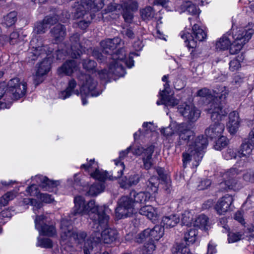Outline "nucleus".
Listing matches in <instances>:
<instances>
[{"instance_id": "1", "label": "nucleus", "mask_w": 254, "mask_h": 254, "mask_svg": "<svg viewBox=\"0 0 254 254\" xmlns=\"http://www.w3.org/2000/svg\"><path fill=\"white\" fill-rule=\"evenodd\" d=\"M74 206L71 215L74 216L76 214L81 215H87L93 223L96 222L97 227L100 225H106L109 220L108 214L110 212L109 208L105 206H99L96 204L94 199L88 201L81 195L74 197Z\"/></svg>"}, {"instance_id": "2", "label": "nucleus", "mask_w": 254, "mask_h": 254, "mask_svg": "<svg viewBox=\"0 0 254 254\" xmlns=\"http://www.w3.org/2000/svg\"><path fill=\"white\" fill-rule=\"evenodd\" d=\"M228 93V90L225 86H220L213 90V95L206 88L198 90L197 95L206 97L209 101L206 110L211 114V119L215 120L220 119L224 115L222 105L225 103Z\"/></svg>"}, {"instance_id": "3", "label": "nucleus", "mask_w": 254, "mask_h": 254, "mask_svg": "<svg viewBox=\"0 0 254 254\" xmlns=\"http://www.w3.org/2000/svg\"><path fill=\"white\" fill-rule=\"evenodd\" d=\"M103 6L102 0H80L75 2L73 6L75 9L74 17L80 19L78 22L79 27L86 29L95 17L94 12L99 11Z\"/></svg>"}, {"instance_id": "4", "label": "nucleus", "mask_w": 254, "mask_h": 254, "mask_svg": "<svg viewBox=\"0 0 254 254\" xmlns=\"http://www.w3.org/2000/svg\"><path fill=\"white\" fill-rule=\"evenodd\" d=\"M254 29L250 26L240 28L233 32L234 42L231 45L230 40L226 36H223L216 43V48L219 50H225L230 47V53L235 54L238 53L252 38Z\"/></svg>"}, {"instance_id": "5", "label": "nucleus", "mask_w": 254, "mask_h": 254, "mask_svg": "<svg viewBox=\"0 0 254 254\" xmlns=\"http://www.w3.org/2000/svg\"><path fill=\"white\" fill-rule=\"evenodd\" d=\"M207 144V139L203 135H199L189 141L188 148L182 155L183 167L186 168L188 164L192 162V166L197 167L201 161Z\"/></svg>"}, {"instance_id": "6", "label": "nucleus", "mask_w": 254, "mask_h": 254, "mask_svg": "<svg viewBox=\"0 0 254 254\" xmlns=\"http://www.w3.org/2000/svg\"><path fill=\"white\" fill-rule=\"evenodd\" d=\"M53 51V48L46 45L41 47H33L28 52V62L35 61L39 57L44 58V60L38 64L36 73L33 76L34 83L36 85L43 81V76L50 70L51 62L47 57Z\"/></svg>"}, {"instance_id": "7", "label": "nucleus", "mask_w": 254, "mask_h": 254, "mask_svg": "<svg viewBox=\"0 0 254 254\" xmlns=\"http://www.w3.org/2000/svg\"><path fill=\"white\" fill-rule=\"evenodd\" d=\"M63 218L61 222V243L66 244L74 242L80 244L84 241L86 234L83 231L76 232L74 230L72 225L73 220L71 216Z\"/></svg>"}, {"instance_id": "8", "label": "nucleus", "mask_w": 254, "mask_h": 254, "mask_svg": "<svg viewBox=\"0 0 254 254\" xmlns=\"http://www.w3.org/2000/svg\"><path fill=\"white\" fill-rule=\"evenodd\" d=\"M109 222V220L108 221ZM95 222L93 226V232L90 238L93 241L94 245L98 246L102 242L105 244H111L116 240L118 238V232L112 228H106L108 222L105 225H100L97 227Z\"/></svg>"}, {"instance_id": "9", "label": "nucleus", "mask_w": 254, "mask_h": 254, "mask_svg": "<svg viewBox=\"0 0 254 254\" xmlns=\"http://www.w3.org/2000/svg\"><path fill=\"white\" fill-rule=\"evenodd\" d=\"M77 77L79 84L81 86L80 93L82 104L85 105L87 104V101L83 97V95L87 97H96L99 96L102 92L97 89V82L94 80L92 75L80 73Z\"/></svg>"}, {"instance_id": "10", "label": "nucleus", "mask_w": 254, "mask_h": 254, "mask_svg": "<svg viewBox=\"0 0 254 254\" xmlns=\"http://www.w3.org/2000/svg\"><path fill=\"white\" fill-rule=\"evenodd\" d=\"M122 42V39L120 38L115 37L113 39H107L100 42V45L103 49V53L108 54L109 57L107 58L112 59V62L124 63L126 57L125 49H120L115 53L113 52Z\"/></svg>"}, {"instance_id": "11", "label": "nucleus", "mask_w": 254, "mask_h": 254, "mask_svg": "<svg viewBox=\"0 0 254 254\" xmlns=\"http://www.w3.org/2000/svg\"><path fill=\"white\" fill-rule=\"evenodd\" d=\"M192 35L186 30L180 33L181 38L185 40L187 46L189 48H195L197 46V41H202L206 38V33L199 25L195 24L192 27Z\"/></svg>"}, {"instance_id": "12", "label": "nucleus", "mask_w": 254, "mask_h": 254, "mask_svg": "<svg viewBox=\"0 0 254 254\" xmlns=\"http://www.w3.org/2000/svg\"><path fill=\"white\" fill-rule=\"evenodd\" d=\"M7 93L11 99L18 100L24 96L27 92V83L18 78L10 79L6 84Z\"/></svg>"}, {"instance_id": "13", "label": "nucleus", "mask_w": 254, "mask_h": 254, "mask_svg": "<svg viewBox=\"0 0 254 254\" xmlns=\"http://www.w3.org/2000/svg\"><path fill=\"white\" fill-rule=\"evenodd\" d=\"M134 211L132 199L127 196H122L118 201V206L115 210L116 217L121 219L131 216Z\"/></svg>"}, {"instance_id": "14", "label": "nucleus", "mask_w": 254, "mask_h": 254, "mask_svg": "<svg viewBox=\"0 0 254 254\" xmlns=\"http://www.w3.org/2000/svg\"><path fill=\"white\" fill-rule=\"evenodd\" d=\"M34 221L35 228L40 235L49 237H53L56 235L57 231L55 226L49 222L47 216L43 215H37Z\"/></svg>"}, {"instance_id": "15", "label": "nucleus", "mask_w": 254, "mask_h": 254, "mask_svg": "<svg viewBox=\"0 0 254 254\" xmlns=\"http://www.w3.org/2000/svg\"><path fill=\"white\" fill-rule=\"evenodd\" d=\"M101 80H108L113 74L119 76H123L126 73L125 69L122 63L111 62L109 70L103 69L97 72Z\"/></svg>"}, {"instance_id": "16", "label": "nucleus", "mask_w": 254, "mask_h": 254, "mask_svg": "<svg viewBox=\"0 0 254 254\" xmlns=\"http://www.w3.org/2000/svg\"><path fill=\"white\" fill-rule=\"evenodd\" d=\"M179 113L189 121L194 122L199 118L200 111L192 104L184 103L178 107Z\"/></svg>"}, {"instance_id": "17", "label": "nucleus", "mask_w": 254, "mask_h": 254, "mask_svg": "<svg viewBox=\"0 0 254 254\" xmlns=\"http://www.w3.org/2000/svg\"><path fill=\"white\" fill-rule=\"evenodd\" d=\"M223 111L224 115H222L220 119L215 120L211 119L214 123L205 129V133L206 135L212 139H216L218 137L221 136L224 130V125L219 122V121L222 120V118L227 114L224 110H223Z\"/></svg>"}, {"instance_id": "18", "label": "nucleus", "mask_w": 254, "mask_h": 254, "mask_svg": "<svg viewBox=\"0 0 254 254\" xmlns=\"http://www.w3.org/2000/svg\"><path fill=\"white\" fill-rule=\"evenodd\" d=\"M159 179L155 176L151 177L146 183V188L144 192L145 201H154L157 192Z\"/></svg>"}, {"instance_id": "19", "label": "nucleus", "mask_w": 254, "mask_h": 254, "mask_svg": "<svg viewBox=\"0 0 254 254\" xmlns=\"http://www.w3.org/2000/svg\"><path fill=\"white\" fill-rule=\"evenodd\" d=\"M80 38V35L77 33L73 34L70 37L71 48L70 51L66 53L73 58H78L85 52V48L79 42Z\"/></svg>"}, {"instance_id": "20", "label": "nucleus", "mask_w": 254, "mask_h": 254, "mask_svg": "<svg viewBox=\"0 0 254 254\" xmlns=\"http://www.w3.org/2000/svg\"><path fill=\"white\" fill-rule=\"evenodd\" d=\"M159 95L162 98V104L166 107H174L179 103V100L173 96L167 83L164 85V89L160 91Z\"/></svg>"}, {"instance_id": "21", "label": "nucleus", "mask_w": 254, "mask_h": 254, "mask_svg": "<svg viewBox=\"0 0 254 254\" xmlns=\"http://www.w3.org/2000/svg\"><path fill=\"white\" fill-rule=\"evenodd\" d=\"M233 196L229 194H226L220 197L215 205V209L219 215H224L230 210V206L233 202Z\"/></svg>"}, {"instance_id": "22", "label": "nucleus", "mask_w": 254, "mask_h": 254, "mask_svg": "<svg viewBox=\"0 0 254 254\" xmlns=\"http://www.w3.org/2000/svg\"><path fill=\"white\" fill-rule=\"evenodd\" d=\"M79 70V64L74 60H68L58 68L57 72L59 75L71 76L72 73Z\"/></svg>"}, {"instance_id": "23", "label": "nucleus", "mask_w": 254, "mask_h": 254, "mask_svg": "<svg viewBox=\"0 0 254 254\" xmlns=\"http://www.w3.org/2000/svg\"><path fill=\"white\" fill-rule=\"evenodd\" d=\"M164 234V228L160 225H156L152 229L144 230V239L157 242Z\"/></svg>"}, {"instance_id": "24", "label": "nucleus", "mask_w": 254, "mask_h": 254, "mask_svg": "<svg viewBox=\"0 0 254 254\" xmlns=\"http://www.w3.org/2000/svg\"><path fill=\"white\" fill-rule=\"evenodd\" d=\"M31 179L35 180L44 190L47 191H51L52 189L56 187L59 184L58 181L50 180L46 177L42 175L32 177Z\"/></svg>"}, {"instance_id": "25", "label": "nucleus", "mask_w": 254, "mask_h": 254, "mask_svg": "<svg viewBox=\"0 0 254 254\" xmlns=\"http://www.w3.org/2000/svg\"><path fill=\"white\" fill-rule=\"evenodd\" d=\"M240 126V119L238 113L233 111L229 114V122L227 124L229 131L231 134L235 133Z\"/></svg>"}, {"instance_id": "26", "label": "nucleus", "mask_w": 254, "mask_h": 254, "mask_svg": "<svg viewBox=\"0 0 254 254\" xmlns=\"http://www.w3.org/2000/svg\"><path fill=\"white\" fill-rule=\"evenodd\" d=\"M7 85L5 82L0 83V109L9 108L11 105V99L8 98L9 93L6 92Z\"/></svg>"}, {"instance_id": "27", "label": "nucleus", "mask_w": 254, "mask_h": 254, "mask_svg": "<svg viewBox=\"0 0 254 254\" xmlns=\"http://www.w3.org/2000/svg\"><path fill=\"white\" fill-rule=\"evenodd\" d=\"M51 36L57 43L62 41L66 35V28L63 25L59 24L50 31Z\"/></svg>"}, {"instance_id": "28", "label": "nucleus", "mask_w": 254, "mask_h": 254, "mask_svg": "<svg viewBox=\"0 0 254 254\" xmlns=\"http://www.w3.org/2000/svg\"><path fill=\"white\" fill-rule=\"evenodd\" d=\"M177 133L180 138L182 140H190V138L193 135V132L191 130L186 124H179L177 126Z\"/></svg>"}, {"instance_id": "29", "label": "nucleus", "mask_w": 254, "mask_h": 254, "mask_svg": "<svg viewBox=\"0 0 254 254\" xmlns=\"http://www.w3.org/2000/svg\"><path fill=\"white\" fill-rule=\"evenodd\" d=\"M76 85V81L74 79H70L68 82V86L66 89L60 93L59 97L64 100L69 97L73 93L78 95L79 94V92L77 90H74Z\"/></svg>"}, {"instance_id": "30", "label": "nucleus", "mask_w": 254, "mask_h": 254, "mask_svg": "<svg viewBox=\"0 0 254 254\" xmlns=\"http://www.w3.org/2000/svg\"><path fill=\"white\" fill-rule=\"evenodd\" d=\"M133 47L137 51V52L130 53L129 55L128 59L126 60L125 59V60L124 61V64L129 68H131L134 65V61L132 60L133 56H139L138 51H140L143 47L142 41H140L139 40L135 41L133 45Z\"/></svg>"}, {"instance_id": "31", "label": "nucleus", "mask_w": 254, "mask_h": 254, "mask_svg": "<svg viewBox=\"0 0 254 254\" xmlns=\"http://www.w3.org/2000/svg\"><path fill=\"white\" fill-rule=\"evenodd\" d=\"M225 181L219 184V189L221 191L233 190L235 191L238 190L241 187V184L236 180L233 183H231L230 180L224 179Z\"/></svg>"}, {"instance_id": "32", "label": "nucleus", "mask_w": 254, "mask_h": 254, "mask_svg": "<svg viewBox=\"0 0 254 254\" xmlns=\"http://www.w3.org/2000/svg\"><path fill=\"white\" fill-rule=\"evenodd\" d=\"M16 21L17 12L13 11L3 16L1 24L8 27L13 25Z\"/></svg>"}, {"instance_id": "33", "label": "nucleus", "mask_w": 254, "mask_h": 254, "mask_svg": "<svg viewBox=\"0 0 254 254\" xmlns=\"http://www.w3.org/2000/svg\"><path fill=\"white\" fill-rule=\"evenodd\" d=\"M180 221V219L176 215H171L164 217L162 220V224L166 228L173 227Z\"/></svg>"}, {"instance_id": "34", "label": "nucleus", "mask_w": 254, "mask_h": 254, "mask_svg": "<svg viewBox=\"0 0 254 254\" xmlns=\"http://www.w3.org/2000/svg\"><path fill=\"white\" fill-rule=\"evenodd\" d=\"M154 152V146L150 145L144 150V155L146 156L144 160V168L148 169L152 165V154ZM144 160L145 158H144Z\"/></svg>"}, {"instance_id": "35", "label": "nucleus", "mask_w": 254, "mask_h": 254, "mask_svg": "<svg viewBox=\"0 0 254 254\" xmlns=\"http://www.w3.org/2000/svg\"><path fill=\"white\" fill-rule=\"evenodd\" d=\"M139 176L138 175H134L129 177L128 181L125 177L120 180L119 183L122 188H126L128 185H136L139 181Z\"/></svg>"}, {"instance_id": "36", "label": "nucleus", "mask_w": 254, "mask_h": 254, "mask_svg": "<svg viewBox=\"0 0 254 254\" xmlns=\"http://www.w3.org/2000/svg\"><path fill=\"white\" fill-rule=\"evenodd\" d=\"M144 216L152 222L155 221L158 217L156 209L149 204L144 206Z\"/></svg>"}, {"instance_id": "37", "label": "nucleus", "mask_w": 254, "mask_h": 254, "mask_svg": "<svg viewBox=\"0 0 254 254\" xmlns=\"http://www.w3.org/2000/svg\"><path fill=\"white\" fill-rule=\"evenodd\" d=\"M208 222V217L204 214H201L197 216L195 220L193 221L192 226L194 227L205 229H206Z\"/></svg>"}, {"instance_id": "38", "label": "nucleus", "mask_w": 254, "mask_h": 254, "mask_svg": "<svg viewBox=\"0 0 254 254\" xmlns=\"http://www.w3.org/2000/svg\"><path fill=\"white\" fill-rule=\"evenodd\" d=\"M22 202H23V204L24 205L30 204V205L32 206L33 212L36 214L37 213V211L39 209L40 210L43 206L42 203H41V202H40V201H38L36 199H33V198H24L22 201Z\"/></svg>"}, {"instance_id": "39", "label": "nucleus", "mask_w": 254, "mask_h": 254, "mask_svg": "<svg viewBox=\"0 0 254 254\" xmlns=\"http://www.w3.org/2000/svg\"><path fill=\"white\" fill-rule=\"evenodd\" d=\"M240 171L236 168H231L229 171L225 172L223 177L224 179H227L230 180L231 183L234 182V180H236L238 182L237 176L240 174Z\"/></svg>"}, {"instance_id": "40", "label": "nucleus", "mask_w": 254, "mask_h": 254, "mask_svg": "<svg viewBox=\"0 0 254 254\" xmlns=\"http://www.w3.org/2000/svg\"><path fill=\"white\" fill-rule=\"evenodd\" d=\"M17 193L18 190H13L6 192L0 198V205L5 206L7 204L9 201L13 199L16 197Z\"/></svg>"}, {"instance_id": "41", "label": "nucleus", "mask_w": 254, "mask_h": 254, "mask_svg": "<svg viewBox=\"0 0 254 254\" xmlns=\"http://www.w3.org/2000/svg\"><path fill=\"white\" fill-rule=\"evenodd\" d=\"M193 214L190 211H185L182 215L181 222L183 225L188 227L192 226Z\"/></svg>"}, {"instance_id": "42", "label": "nucleus", "mask_w": 254, "mask_h": 254, "mask_svg": "<svg viewBox=\"0 0 254 254\" xmlns=\"http://www.w3.org/2000/svg\"><path fill=\"white\" fill-rule=\"evenodd\" d=\"M139 133L138 132H136L134 133V143L133 144V154L136 155H140L143 153V147L141 146V145L140 144L138 141V138L139 137L140 134L141 132L140 129L138 130Z\"/></svg>"}, {"instance_id": "43", "label": "nucleus", "mask_w": 254, "mask_h": 254, "mask_svg": "<svg viewBox=\"0 0 254 254\" xmlns=\"http://www.w3.org/2000/svg\"><path fill=\"white\" fill-rule=\"evenodd\" d=\"M104 188L103 184L101 183L94 184L90 186L88 193L91 196H96L101 193Z\"/></svg>"}, {"instance_id": "44", "label": "nucleus", "mask_w": 254, "mask_h": 254, "mask_svg": "<svg viewBox=\"0 0 254 254\" xmlns=\"http://www.w3.org/2000/svg\"><path fill=\"white\" fill-rule=\"evenodd\" d=\"M97 162L95 161L94 159H90L89 162L86 164H82L80 168L84 169L85 171L88 172L91 176V173L94 172L98 168Z\"/></svg>"}, {"instance_id": "45", "label": "nucleus", "mask_w": 254, "mask_h": 254, "mask_svg": "<svg viewBox=\"0 0 254 254\" xmlns=\"http://www.w3.org/2000/svg\"><path fill=\"white\" fill-rule=\"evenodd\" d=\"M90 176L100 181H104L108 177L107 172L102 170H100L99 167L94 172L91 173Z\"/></svg>"}, {"instance_id": "46", "label": "nucleus", "mask_w": 254, "mask_h": 254, "mask_svg": "<svg viewBox=\"0 0 254 254\" xmlns=\"http://www.w3.org/2000/svg\"><path fill=\"white\" fill-rule=\"evenodd\" d=\"M196 231L195 229H190L189 232L185 234L184 241L185 243L189 244L193 243L196 240Z\"/></svg>"}, {"instance_id": "47", "label": "nucleus", "mask_w": 254, "mask_h": 254, "mask_svg": "<svg viewBox=\"0 0 254 254\" xmlns=\"http://www.w3.org/2000/svg\"><path fill=\"white\" fill-rule=\"evenodd\" d=\"M145 242L144 244V253L146 254H152L156 249L155 242L148 239H145Z\"/></svg>"}, {"instance_id": "48", "label": "nucleus", "mask_w": 254, "mask_h": 254, "mask_svg": "<svg viewBox=\"0 0 254 254\" xmlns=\"http://www.w3.org/2000/svg\"><path fill=\"white\" fill-rule=\"evenodd\" d=\"M189 244L183 242L177 246L175 254H189L190 250L188 248Z\"/></svg>"}, {"instance_id": "49", "label": "nucleus", "mask_w": 254, "mask_h": 254, "mask_svg": "<svg viewBox=\"0 0 254 254\" xmlns=\"http://www.w3.org/2000/svg\"><path fill=\"white\" fill-rule=\"evenodd\" d=\"M244 59L242 55L240 57L238 56L236 58L231 60L229 63L230 69L232 71H235L241 67V62Z\"/></svg>"}, {"instance_id": "50", "label": "nucleus", "mask_w": 254, "mask_h": 254, "mask_svg": "<svg viewBox=\"0 0 254 254\" xmlns=\"http://www.w3.org/2000/svg\"><path fill=\"white\" fill-rule=\"evenodd\" d=\"M178 124L173 123L169 127L161 130V133L166 136H172L175 132H177V126Z\"/></svg>"}, {"instance_id": "51", "label": "nucleus", "mask_w": 254, "mask_h": 254, "mask_svg": "<svg viewBox=\"0 0 254 254\" xmlns=\"http://www.w3.org/2000/svg\"><path fill=\"white\" fill-rule=\"evenodd\" d=\"M217 138L218 139L214 145V148L217 150H221L228 144V140L226 137L222 135V134Z\"/></svg>"}, {"instance_id": "52", "label": "nucleus", "mask_w": 254, "mask_h": 254, "mask_svg": "<svg viewBox=\"0 0 254 254\" xmlns=\"http://www.w3.org/2000/svg\"><path fill=\"white\" fill-rule=\"evenodd\" d=\"M36 246L41 248L49 249L53 247V242L52 240L49 238H38V242Z\"/></svg>"}, {"instance_id": "53", "label": "nucleus", "mask_w": 254, "mask_h": 254, "mask_svg": "<svg viewBox=\"0 0 254 254\" xmlns=\"http://www.w3.org/2000/svg\"><path fill=\"white\" fill-rule=\"evenodd\" d=\"M93 242V241L91 240L90 237L87 240L84 247V254H90V252L95 248H96L97 250H98V246L94 245Z\"/></svg>"}, {"instance_id": "54", "label": "nucleus", "mask_w": 254, "mask_h": 254, "mask_svg": "<svg viewBox=\"0 0 254 254\" xmlns=\"http://www.w3.org/2000/svg\"><path fill=\"white\" fill-rule=\"evenodd\" d=\"M115 163L116 167L115 168V171L117 172L118 175L115 176V177L117 178H120L123 173V171L125 169V166L124 164L120 160H115Z\"/></svg>"}, {"instance_id": "55", "label": "nucleus", "mask_w": 254, "mask_h": 254, "mask_svg": "<svg viewBox=\"0 0 254 254\" xmlns=\"http://www.w3.org/2000/svg\"><path fill=\"white\" fill-rule=\"evenodd\" d=\"M238 155V151L233 148H228L223 153V156L226 160L235 159Z\"/></svg>"}, {"instance_id": "56", "label": "nucleus", "mask_w": 254, "mask_h": 254, "mask_svg": "<svg viewBox=\"0 0 254 254\" xmlns=\"http://www.w3.org/2000/svg\"><path fill=\"white\" fill-rule=\"evenodd\" d=\"M48 26L45 24L43 20L41 22L37 23L34 31L35 33L39 34L45 33L48 30Z\"/></svg>"}, {"instance_id": "57", "label": "nucleus", "mask_w": 254, "mask_h": 254, "mask_svg": "<svg viewBox=\"0 0 254 254\" xmlns=\"http://www.w3.org/2000/svg\"><path fill=\"white\" fill-rule=\"evenodd\" d=\"M82 65L84 69L87 70H92L96 67V63L93 60L88 59L84 60Z\"/></svg>"}, {"instance_id": "58", "label": "nucleus", "mask_w": 254, "mask_h": 254, "mask_svg": "<svg viewBox=\"0 0 254 254\" xmlns=\"http://www.w3.org/2000/svg\"><path fill=\"white\" fill-rule=\"evenodd\" d=\"M43 20L49 28L50 26L57 23L58 21V17L57 15H48L46 16Z\"/></svg>"}, {"instance_id": "59", "label": "nucleus", "mask_w": 254, "mask_h": 254, "mask_svg": "<svg viewBox=\"0 0 254 254\" xmlns=\"http://www.w3.org/2000/svg\"><path fill=\"white\" fill-rule=\"evenodd\" d=\"M191 2V1H184L182 2L180 5L176 7V10L180 13L187 12Z\"/></svg>"}, {"instance_id": "60", "label": "nucleus", "mask_w": 254, "mask_h": 254, "mask_svg": "<svg viewBox=\"0 0 254 254\" xmlns=\"http://www.w3.org/2000/svg\"><path fill=\"white\" fill-rule=\"evenodd\" d=\"M242 235L240 233L231 232L228 234V242L229 243L236 242L241 240Z\"/></svg>"}, {"instance_id": "61", "label": "nucleus", "mask_w": 254, "mask_h": 254, "mask_svg": "<svg viewBox=\"0 0 254 254\" xmlns=\"http://www.w3.org/2000/svg\"><path fill=\"white\" fill-rule=\"evenodd\" d=\"M37 198L40 200L41 203L43 202L46 203H50L54 200V198L51 195L47 193H40Z\"/></svg>"}, {"instance_id": "62", "label": "nucleus", "mask_w": 254, "mask_h": 254, "mask_svg": "<svg viewBox=\"0 0 254 254\" xmlns=\"http://www.w3.org/2000/svg\"><path fill=\"white\" fill-rule=\"evenodd\" d=\"M26 192L31 196H36L38 197L39 195V192L38 191L37 186L35 184H32L30 186L28 187L26 190Z\"/></svg>"}, {"instance_id": "63", "label": "nucleus", "mask_w": 254, "mask_h": 254, "mask_svg": "<svg viewBox=\"0 0 254 254\" xmlns=\"http://www.w3.org/2000/svg\"><path fill=\"white\" fill-rule=\"evenodd\" d=\"M157 173L159 176V179L162 181L168 183L169 179L167 175L164 173V169L162 168H157L156 170Z\"/></svg>"}, {"instance_id": "64", "label": "nucleus", "mask_w": 254, "mask_h": 254, "mask_svg": "<svg viewBox=\"0 0 254 254\" xmlns=\"http://www.w3.org/2000/svg\"><path fill=\"white\" fill-rule=\"evenodd\" d=\"M211 184V181L209 179H205L200 182L198 186L199 190H203L207 189Z\"/></svg>"}]
</instances>
